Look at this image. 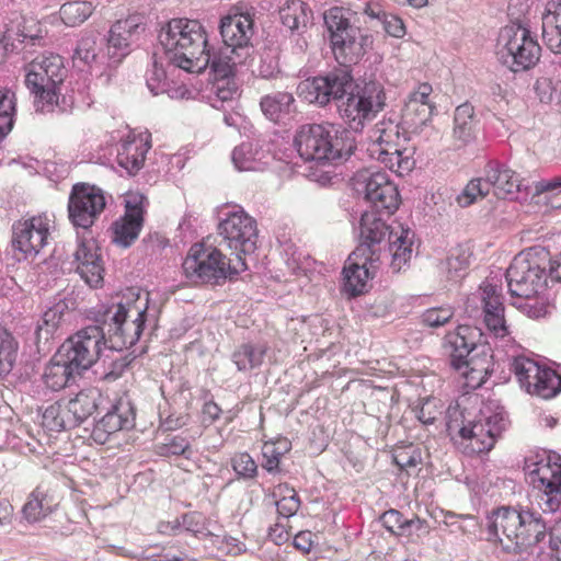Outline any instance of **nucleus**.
Returning <instances> with one entry per match:
<instances>
[{
	"label": "nucleus",
	"instance_id": "79ce46f5",
	"mask_svg": "<svg viewBox=\"0 0 561 561\" xmlns=\"http://www.w3.org/2000/svg\"><path fill=\"white\" fill-rule=\"evenodd\" d=\"M513 298V306H515L518 310L531 319L545 318L553 308V306L550 304L547 291L527 295V297Z\"/></svg>",
	"mask_w": 561,
	"mask_h": 561
},
{
	"label": "nucleus",
	"instance_id": "5fc2aeb1",
	"mask_svg": "<svg viewBox=\"0 0 561 561\" xmlns=\"http://www.w3.org/2000/svg\"><path fill=\"white\" fill-rule=\"evenodd\" d=\"M443 404L439 399L430 397L413 408L415 417L425 426L433 425L443 415Z\"/></svg>",
	"mask_w": 561,
	"mask_h": 561
},
{
	"label": "nucleus",
	"instance_id": "864d4df0",
	"mask_svg": "<svg viewBox=\"0 0 561 561\" xmlns=\"http://www.w3.org/2000/svg\"><path fill=\"white\" fill-rule=\"evenodd\" d=\"M393 462L401 471L411 474L422 462V456L419 448L413 445L398 447L392 455Z\"/></svg>",
	"mask_w": 561,
	"mask_h": 561
},
{
	"label": "nucleus",
	"instance_id": "69168bd1",
	"mask_svg": "<svg viewBox=\"0 0 561 561\" xmlns=\"http://www.w3.org/2000/svg\"><path fill=\"white\" fill-rule=\"evenodd\" d=\"M385 31L396 38H401L405 35V26L399 16L383 14Z\"/></svg>",
	"mask_w": 561,
	"mask_h": 561
},
{
	"label": "nucleus",
	"instance_id": "2eb2a0df",
	"mask_svg": "<svg viewBox=\"0 0 561 561\" xmlns=\"http://www.w3.org/2000/svg\"><path fill=\"white\" fill-rule=\"evenodd\" d=\"M530 470V483L542 492L540 506L543 512L554 513L561 508V456L543 454Z\"/></svg>",
	"mask_w": 561,
	"mask_h": 561
},
{
	"label": "nucleus",
	"instance_id": "09e8293b",
	"mask_svg": "<svg viewBox=\"0 0 561 561\" xmlns=\"http://www.w3.org/2000/svg\"><path fill=\"white\" fill-rule=\"evenodd\" d=\"M282 23L289 30H299L308 22L307 4L300 0L287 1L279 10Z\"/></svg>",
	"mask_w": 561,
	"mask_h": 561
},
{
	"label": "nucleus",
	"instance_id": "72a5a7b5",
	"mask_svg": "<svg viewBox=\"0 0 561 561\" xmlns=\"http://www.w3.org/2000/svg\"><path fill=\"white\" fill-rule=\"evenodd\" d=\"M134 425V412L129 404L119 402L113 407L95 425L94 435H111L122 430L130 428Z\"/></svg>",
	"mask_w": 561,
	"mask_h": 561
},
{
	"label": "nucleus",
	"instance_id": "774afa93",
	"mask_svg": "<svg viewBox=\"0 0 561 561\" xmlns=\"http://www.w3.org/2000/svg\"><path fill=\"white\" fill-rule=\"evenodd\" d=\"M550 549L556 560L561 558V520L557 522L550 530Z\"/></svg>",
	"mask_w": 561,
	"mask_h": 561
},
{
	"label": "nucleus",
	"instance_id": "6e6d98bb",
	"mask_svg": "<svg viewBox=\"0 0 561 561\" xmlns=\"http://www.w3.org/2000/svg\"><path fill=\"white\" fill-rule=\"evenodd\" d=\"M99 49V35L92 32L80 38L76 48V56L84 64H90L95 60Z\"/></svg>",
	"mask_w": 561,
	"mask_h": 561
},
{
	"label": "nucleus",
	"instance_id": "412c9836",
	"mask_svg": "<svg viewBox=\"0 0 561 561\" xmlns=\"http://www.w3.org/2000/svg\"><path fill=\"white\" fill-rule=\"evenodd\" d=\"M147 27L146 18L140 13L129 14L125 19L117 20L108 31L107 54L114 62H119L126 57L131 46L136 44Z\"/></svg>",
	"mask_w": 561,
	"mask_h": 561
},
{
	"label": "nucleus",
	"instance_id": "680f3d73",
	"mask_svg": "<svg viewBox=\"0 0 561 561\" xmlns=\"http://www.w3.org/2000/svg\"><path fill=\"white\" fill-rule=\"evenodd\" d=\"M251 145L242 144L232 151V161L239 171L255 170L253 160L250 158Z\"/></svg>",
	"mask_w": 561,
	"mask_h": 561
},
{
	"label": "nucleus",
	"instance_id": "7ed1b4c3",
	"mask_svg": "<svg viewBox=\"0 0 561 561\" xmlns=\"http://www.w3.org/2000/svg\"><path fill=\"white\" fill-rule=\"evenodd\" d=\"M149 294L128 287L111 297L103 311V322L108 325L115 347L128 348L140 339L147 318Z\"/></svg>",
	"mask_w": 561,
	"mask_h": 561
},
{
	"label": "nucleus",
	"instance_id": "20e7f679",
	"mask_svg": "<svg viewBox=\"0 0 561 561\" xmlns=\"http://www.w3.org/2000/svg\"><path fill=\"white\" fill-rule=\"evenodd\" d=\"M360 242L357 248H365V255L379 259L380 243L388 236L390 266L393 272H400L408 264L412 255L413 232L401 225L389 226L375 213L366 211L360 218Z\"/></svg>",
	"mask_w": 561,
	"mask_h": 561
},
{
	"label": "nucleus",
	"instance_id": "8fccbe9b",
	"mask_svg": "<svg viewBox=\"0 0 561 561\" xmlns=\"http://www.w3.org/2000/svg\"><path fill=\"white\" fill-rule=\"evenodd\" d=\"M94 7L89 1H70L60 7L59 15L68 26H77L83 23L93 12Z\"/></svg>",
	"mask_w": 561,
	"mask_h": 561
},
{
	"label": "nucleus",
	"instance_id": "c756f323",
	"mask_svg": "<svg viewBox=\"0 0 561 561\" xmlns=\"http://www.w3.org/2000/svg\"><path fill=\"white\" fill-rule=\"evenodd\" d=\"M480 335L479 330L470 325H459L456 331L446 335L453 367H461L459 363L470 358Z\"/></svg>",
	"mask_w": 561,
	"mask_h": 561
},
{
	"label": "nucleus",
	"instance_id": "4d7b16f0",
	"mask_svg": "<svg viewBox=\"0 0 561 561\" xmlns=\"http://www.w3.org/2000/svg\"><path fill=\"white\" fill-rule=\"evenodd\" d=\"M454 308L450 306L434 307L425 310L422 314V321L431 328L443 327L454 317Z\"/></svg>",
	"mask_w": 561,
	"mask_h": 561
},
{
	"label": "nucleus",
	"instance_id": "5701e85b",
	"mask_svg": "<svg viewBox=\"0 0 561 561\" xmlns=\"http://www.w3.org/2000/svg\"><path fill=\"white\" fill-rule=\"evenodd\" d=\"M220 35L226 46L250 53L254 34L253 15L249 12H230L220 19Z\"/></svg>",
	"mask_w": 561,
	"mask_h": 561
},
{
	"label": "nucleus",
	"instance_id": "f3484780",
	"mask_svg": "<svg viewBox=\"0 0 561 561\" xmlns=\"http://www.w3.org/2000/svg\"><path fill=\"white\" fill-rule=\"evenodd\" d=\"M105 345L104 332L101 327L89 325L68 337L59 348L76 369H88L100 357Z\"/></svg>",
	"mask_w": 561,
	"mask_h": 561
},
{
	"label": "nucleus",
	"instance_id": "423d86ee",
	"mask_svg": "<svg viewBox=\"0 0 561 561\" xmlns=\"http://www.w3.org/2000/svg\"><path fill=\"white\" fill-rule=\"evenodd\" d=\"M352 16L351 10L341 7L329 9L323 16L334 58L345 68L359 62L373 45L371 35L353 25Z\"/></svg>",
	"mask_w": 561,
	"mask_h": 561
},
{
	"label": "nucleus",
	"instance_id": "3c124183",
	"mask_svg": "<svg viewBox=\"0 0 561 561\" xmlns=\"http://www.w3.org/2000/svg\"><path fill=\"white\" fill-rule=\"evenodd\" d=\"M15 95L10 90H0V138L13 128L15 117Z\"/></svg>",
	"mask_w": 561,
	"mask_h": 561
},
{
	"label": "nucleus",
	"instance_id": "e433bc0d",
	"mask_svg": "<svg viewBox=\"0 0 561 561\" xmlns=\"http://www.w3.org/2000/svg\"><path fill=\"white\" fill-rule=\"evenodd\" d=\"M542 38L554 54H561V0L547 4L542 16Z\"/></svg>",
	"mask_w": 561,
	"mask_h": 561
},
{
	"label": "nucleus",
	"instance_id": "4468645a",
	"mask_svg": "<svg viewBox=\"0 0 561 561\" xmlns=\"http://www.w3.org/2000/svg\"><path fill=\"white\" fill-rule=\"evenodd\" d=\"M354 188L363 193L365 199L379 213L392 215L401 204L398 186L388 174L370 169H363L355 173Z\"/></svg>",
	"mask_w": 561,
	"mask_h": 561
},
{
	"label": "nucleus",
	"instance_id": "a19ab883",
	"mask_svg": "<svg viewBox=\"0 0 561 561\" xmlns=\"http://www.w3.org/2000/svg\"><path fill=\"white\" fill-rule=\"evenodd\" d=\"M541 365L525 356L514 357L510 364V370L515 375L519 386L529 394L536 386L535 380L539 375Z\"/></svg>",
	"mask_w": 561,
	"mask_h": 561
},
{
	"label": "nucleus",
	"instance_id": "c85d7f7f",
	"mask_svg": "<svg viewBox=\"0 0 561 561\" xmlns=\"http://www.w3.org/2000/svg\"><path fill=\"white\" fill-rule=\"evenodd\" d=\"M60 504V496L56 490L38 485L27 496L22 507V516L30 524L43 522L51 515Z\"/></svg>",
	"mask_w": 561,
	"mask_h": 561
},
{
	"label": "nucleus",
	"instance_id": "aec40b11",
	"mask_svg": "<svg viewBox=\"0 0 561 561\" xmlns=\"http://www.w3.org/2000/svg\"><path fill=\"white\" fill-rule=\"evenodd\" d=\"M147 198L138 192H128L124 197V215L111 226L112 241L128 248L139 237L145 222Z\"/></svg>",
	"mask_w": 561,
	"mask_h": 561
},
{
	"label": "nucleus",
	"instance_id": "393cba45",
	"mask_svg": "<svg viewBox=\"0 0 561 561\" xmlns=\"http://www.w3.org/2000/svg\"><path fill=\"white\" fill-rule=\"evenodd\" d=\"M433 88L430 83H420L409 95L402 108V122L408 128L417 130L432 117L435 110L430 100Z\"/></svg>",
	"mask_w": 561,
	"mask_h": 561
},
{
	"label": "nucleus",
	"instance_id": "c9c22d12",
	"mask_svg": "<svg viewBox=\"0 0 561 561\" xmlns=\"http://www.w3.org/2000/svg\"><path fill=\"white\" fill-rule=\"evenodd\" d=\"M380 520L383 527L396 536L410 537L412 530L423 535L430 534V527L425 519H421L420 517L408 519L397 510L386 511L381 515Z\"/></svg>",
	"mask_w": 561,
	"mask_h": 561
},
{
	"label": "nucleus",
	"instance_id": "473e14b6",
	"mask_svg": "<svg viewBox=\"0 0 561 561\" xmlns=\"http://www.w3.org/2000/svg\"><path fill=\"white\" fill-rule=\"evenodd\" d=\"M249 57L248 51L226 46L213 55L209 54L208 66L216 79H227L234 76L237 67L243 65Z\"/></svg>",
	"mask_w": 561,
	"mask_h": 561
},
{
	"label": "nucleus",
	"instance_id": "0e129e2a",
	"mask_svg": "<svg viewBox=\"0 0 561 561\" xmlns=\"http://www.w3.org/2000/svg\"><path fill=\"white\" fill-rule=\"evenodd\" d=\"M193 518V515L184 514L182 516V522L179 518L173 520H162L158 524V531L161 535L173 536L179 533L182 526H186L188 520Z\"/></svg>",
	"mask_w": 561,
	"mask_h": 561
},
{
	"label": "nucleus",
	"instance_id": "39448f33",
	"mask_svg": "<svg viewBox=\"0 0 561 561\" xmlns=\"http://www.w3.org/2000/svg\"><path fill=\"white\" fill-rule=\"evenodd\" d=\"M184 276L196 285H218L248 268L244 259L233 262L208 240L194 243L183 263Z\"/></svg>",
	"mask_w": 561,
	"mask_h": 561
},
{
	"label": "nucleus",
	"instance_id": "6ab92c4d",
	"mask_svg": "<svg viewBox=\"0 0 561 561\" xmlns=\"http://www.w3.org/2000/svg\"><path fill=\"white\" fill-rule=\"evenodd\" d=\"M105 196L99 187L85 183L73 185L68 204L69 218L76 227L88 229L103 213Z\"/></svg>",
	"mask_w": 561,
	"mask_h": 561
},
{
	"label": "nucleus",
	"instance_id": "f8f14e48",
	"mask_svg": "<svg viewBox=\"0 0 561 561\" xmlns=\"http://www.w3.org/2000/svg\"><path fill=\"white\" fill-rule=\"evenodd\" d=\"M386 106V92L381 83L369 81L356 85L340 106L342 118L354 130L363 129Z\"/></svg>",
	"mask_w": 561,
	"mask_h": 561
},
{
	"label": "nucleus",
	"instance_id": "f704fd0d",
	"mask_svg": "<svg viewBox=\"0 0 561 561\" xmlns=\"http://www.w3.org/2000/svg\"><path fill=\"white\" fill-rule=\"evenodd\" d=\"M477 124L474 107L470 103L456 107L453 137L458 147L466 146L476 139Z\"/></svg>",
	"mask_w": 561,
	"mask_h": 561
},
{
	"label": "nucleus",
	"instance_id": "58836bf2",
	"mask_svg": "<svg viewBox=\"0 0 561 561\" xmlns=\"http://www.w3.org/2000/svg\"><path fill=\"white\" fill-rule=\"evenodd\" d=\"M100 400L101 392L98 388L83 389L68 401L67 410L76 423H81L96 411Z\"/></svg>",
	"mask_w": 561,
	"mask_h": 561
},
{
	"label": "nucleus",
	"instance_id": "dca6fc26",
	"mask_svg": "<svg viewBox=\"0 0 561 561\" xmlns=\"http://www.w3.org/2000/svg\"><path fill=\"white\" fill-rule=\"evenodd\" d=\"M219 234L227 247L236 253V262L242 255L251 254L256 250L259 229L256 220L243 209L231 211L218 226Z\"/></svg>",
	"mask_w": 561,
	"mask_h": 561
},
{
	"label": "nucleus",
	"instance_id": "a878e982",
	"mask_svg": "<svg viewBox=\"0 0 561 561\" xmlns=\"http://www.w3.org/2000/svg\"><path fill=\"white\" fill-rule=\"evenodd\" d=\"M483 322L488 331L495 337H506L511 332V327L505 319V308L502 296L496 286L485 284L480 287Z\"/></svg>",
	"mask_w": 561,
	"mask_h": 561
},
{
	"label": "nucleus",
	"instance_id": "1a4fd4ad",
	"mask_svg": "<svg viewBox=\"0 0 561 561\" xmlns=\"http://www.w3.org/2000/svg\"><path fill=\"white\" fill-rule=\"evenodd\" d=\"M65 78L66 69L59 55H39L25 66V85L34 95L37 111L54 110Z\"/></svg>",
	"mask_w": 561,
	"mask_h": 561
},
{
	"label": "nucleus",
	"instance_id": "052dcab7",
	"mask_svg": "<svg viewBox=\"0 0 561 561\" xmlns=\"http://www.w3.org/2000/svg\"><path fill=\"white\" fill-rule=\"evenodd\" d=\"M60 412L61 409L58 404L47 407L43 413V426L55 432L65 430L66 423Z\"/></svg>",
	"mask_w": 561,
	"mask_h": 561
},
{
	"label": "nucleus",
	"instance_id": "f03ea898",
	"mask_svg": "<svg viewBox=\"0 0 561 561\" xmlns=\"http://www.w3.org/2000/svg\"><path fill=\"white\" fill-rule=\"evenodd\" d=\"M488 539L504 550L520 551L536 546L546 537V523L527 508L501 506L486 517Z\"/></svg>",
	"mask_w": 561,
	"mask_h": 561
},
{
	"label": "nucleus",
	"instance_id": "ddd939ff",
	"mask_svg": "<svg viewBox=\"0 0 561 561\" xmlns=\"http://www.w3.org/2000/svg\"><path fill=\"white\" fill-rule=\"evenodd\" d=\"M507 424L508 420L504 411L491 412L490 408L485 407L480 411L478 420L459 430L463 451L468 455L489 453L497 437L506 430Z\"/></svg>",
	"mask_w": 561,
	"mask_h": 561
},
{
	"label": "nucleus",
	"instance_id": "4c0bfd02",
	"mask_svg": "<svg viewBox=\"0 0 561 561\" xmlns=\"http://www.w3.org/2000/svg\"><path fill=\"white\" fill-rule=\"evenodd\" d=\"M75 370L76 367L58 351L45 367L43 380L49 389L58 391L68 385Z\"/></svg>",
	"mask_w": 561,
	"mask_h": 561
},
{
	"label": "nucleus",
	"instance_id": "9b49d317",
	"mask_svg": "<svg viewBox=\"0 0 561 561\" xmlns=\"http://www.w3.org/2000/svg\"><path fill=\"white\" fill-rule=\"evenodd\" d=\"M337 134L332 124L304 125L295 135L294 146L305 161L334 162L344 149Z\"/></svg>",
	"mask_w": 561,
	"mask_h": 561
},
{
	"label": "nucleus",
	"instance_id": "9d476101",
	"mask_svg": "<svg viewBox=\"0 0 561 561\" xmlns=\"http://www.w3.org/2000/svg\"><path fill=\"white\" fill-rule=\"evenodd\" d=\"M499 56L513 72L528 70L537 65L541 47L529 28L520 24L506 25L499 36Z\"/></svg>",
	"mask_w": 561,
	"mask_h": 561
},
{
	"label": "nucleus",
	"instance_id": "338daca9",
	"mask_svg": "<svg viewBox=\"0 0 561 561\" xmlns=\"http://www.w3.org/2000/svg\"><path fill=\"white\" fill-rule=\"evenodd\" d=\"M221 408L213 400H209L203 404L202 408V422L210 425L220 419Z\"/></svg>",
	"mask_w": 561,
	"mask_h": 561
},
{
	"label": "nucleus",
	"instance_id": "603ef678",
	"mask_svg": "<svg viewBox=\"0 0 561 561\" xmlns=\"http://www.w3.org/2000/svg\"><path fill=\"white\" fill-rule=\"evenodd\" d=\"M490 183L488 178H478L471 180L460 195L457 197V202L461 207H468L479 199L484 198L490 193Z\"/></svg>",
	"mask_w": 561,
	"mask_h": 561
},
{
	"label": "nucleus",
	"instance_id": "4be33fe9",
	"mask_svg": "<svg viewBox=\"0 0 561 561\" xmlns=\"http://www.w3.org/2000/svg\"><path fill=\"white\" fill-rule=\"evenodd\" d=\"M49 220L45 216L22 218L12 226V244L24 255H36L47 243Z\"/></svg>",
	"mask_w": 561,
	"mask_h": 561
},
{
	"label": "nucleus",
	"instance_id": "a18cd8bd",
	"mask_svg": "<svg viewBox=\"0 0 561 561\" xmlns=\"http://www.w3.org/2000/svg\"><path fill=\"white\" fill-rule=\"evenodd\" d=\"M267 347L253 344H242L232 354V360L239 370L253 369L262 365Z\"/></svg>",
	"mask_w": 561,
	"mask_h": 561
},
{
	"label": "nucleus",
	"instance_id": "de8ad7c7",
	"mask_svg": "<svg viewBox=\"0 0 561 561\" xmlns=\"http://www.w3.org/2000/svg\"><path fill=\"white\" fill-rule=\"evenodd\" d=\"M293 103L294 96L290 93L276 92L262 98L261 108L267 118L277 122L282 114L289 113V106Z\"/></svg>",
	"mask_w": 561,
	"mask_h": 561
},
{
	"label": "nucleus",
	"instance_id": "f257e3e1",
	"mask_svg": "<svg viewBox=\"0 0 561 561\" xmlns=\"http://www.w3.org/2000/svg\"><path fill=\"white\" fill-rule=\"evenodd\" d=\"M159 39L174 66L197 73L208 67L207 32L198 20L171 19L162 27Z\"/></svg>",
	"mask_w": 561,
	"mask_h": 561
},
{
	"label": "nucleus",
	"instance_id": "0eeeda50",
	"mask_svg": "<svg viewBox=\"0 0 561 561\" xmlns=\"http://www.w3.org/2000/svg\"><path fill=\"white\" fill-rule=\"evenodd\" d=\"M552 262L550 252L542 247H533L517 254L511 263L506 279L512 297H527L547 291V271L551 276Z\"/></svg>",
	"mask_w": 561,
	"mask_h": 561
},
{
	"label": "nucleus",
	"instance_id": "a211bd4d",
	"mask_svg": "<svg viewBox=\"0 0 561 561\" xmlns=\"http://www.w3.org/2000/svg\"><path fill=\"white\" fill-rule=\"evenodd\" d=\"M353 77L347 69H334L327 76L313 77L299 83L297 92L309 103L327 105L332 99H341L352 87Z\"/></svg>",
	"mask_w": 561,
	"mask_h": 561
},
{
	"label": "nucleus",
	"instance_id": "6e6552de",
	"mask_svg": "<svg viewBox=\"0 0 561 561\" xmlns=\"http://www.w3.org/2000/svg\"><path fill=\"white\" fill-rule=\"evenodd\" d=\"M370 156L392 172L403 175L413 169L408 133L400 123L390 118L379 121L370 131Z\"/></svg>",
	"mask_w": 561,
	"mask_h": 561
},
{
	"label": "nucleus",
	"instance_id": "49530a36",
	"mask_svg": "<svg viewBox=\"0 0 561 561\" xmlns=\"http://www.w3.org/2000/svg\"><path fill=\"white\" fill-rule=\"evenodd\" d=\"M291 448V443L286 437L265 442L262 446V467L268 472L278 470L282 457Z\"/></svg>",
	"mask_w": 561,
	"mask_h": 561
},
{
	"label": "nucleus",
	"instance_id": "13d9d810",
	"mask_svg": "<svg viewBox=\"0 0 561 561\" xmlns=\"http://www.w3.org/2000/svg\"><path fill=\"white\" fill-rule=\"evenodd\" d=\"M187 450H190V443L183 436H172L156 446V453L162 457L185 455Z\"/></svg>",
	"mask_w": 561,
	"mask_h": 561
},
{
	"label": "nucleus",
	"instance_id": "c03bdc74",
	"mask_svg": "<svg viewBox=\"0 0 561 561\" xmlns=\"http://www.w3.org/2000/svg\"><path fill=\"white\" fill-rule=\"evenodd\" d=\"M531 396L542 399L554 398L561 392V376L553 369L541 366L539 375L535 380Z\"/></svg>",
	"mask_w": 561,
	"mask_h": 561
},
{
	"label": "nucleus",
	"instance_id": "cd10ccee",
	"mask_svg": "<svg viewBox=\"0 0 561 561\" xmlns=\"http://www.w3.org/2000/svg\"><path fill=\"white\" fill-rule=\"evenodd\" d=\"M94 239L82 240L77 248L75 259L77 272L91 287H98L103 283L104 267Z\"/></svg>",
	"mask_w": 561,
	"mask_h": 561
},
{
	"label": "nucleus",
	"instance_id": "2f4dec72",
	"mask_svg": "<svg viewBox=\"0 0 561 561\" xmlns=\"http://www.w3.org/2000/svg\"><path fill=\"white\" fill-rule=\"evenodd\" d=\"M69 308L66 301L59 300L49 307L42 316L36 327L37 341L48 342L60 334L66 322Z\"/></svg>",
	"mask_w": 561,
	"mask_h": 561
},
{
	"label": "nucleus",
	"instance_id": "bb28decb",
	"mask_svg": "<svg viewBox=\"0 0 561 561\" xmlns=\"http://www.w3.org/2000/svg\"><path fill=\"white\" fill-rule=\"evenodd\" d=\"M150 148L149 133H129L119 145L116 161L129 175H135L142 169Z\"/></svg>",
	"mask_w": 561,
	"mask_h": 561
},
{
	"label": "nucleus",
	"instance_id": "ea45409f",
	"mask_svg": "<svg viewBox=\"0 0 561 561\" xmlns=\"http://www.w3.org/2000/svg\"><path fill=\"white\" fill-rule=\"evenodd\" d=\"M461 367H454L457 369L465 379V386L469 389H477L481 387L490 375V360L484 355L483 357H470L460 362Z\"/></svg>",
	"mask_w": 561,
	"mask_h": 561
},
{
	"label": "nucleus",
	"instance_id": "e2e57ef3",
	"mask_svg": "<svg viewBox=\"0 0 561 561\" xmlns=\"http://www.w3.org/2000/svg\"><path fill=\"white\" fill-rule=\"evenodd\" d=\"M14 359L15 352L11 341L0 335V376L10 371Z\"/></svg>",
	"mask_w": 561,
	"mask_h": 561
},
{
	"label": "nucleus",
	"instance_id": "37998d69",
	"mask_svg": "<svg viewBox=\"0 0 561 561\" xmlns=\"http://www.w3.org/2000/svg\"><path fill=\"white\" fill-rule=\"evenodd\" d=\"M273 497L279 516L289 518L300 507V499L296 490L288 483H279L273 490Z\"/></svg>",
	"mask_w": 561,
	"mask_h": 561
},
{
	"label": "nucleus",
	"instance_id": "b1692460",
	"mask_svg": "<svg viewBox=\"0 0 561 561\" xmlns=\"http://www.w3.org/2000/svg\"><path fill=\"white\" fill-rule=\"evenodd\" d=\"M365 248H356L346 261L344 266V279L346 290L358 296L367 290L368 282L375 276L378 257L364 254Z\"/></svg>",
	"mask_w": 561,
	"mask_h": 561
},
{
	"label": "nucleus",
	"instance_id": "bf43d9fd",
	"mask_svg": "<svg viewBox=\"0 0 561 561\" xmlns=\"http://www.w3.org/2000/svg\"><path fill=\"white\" fill-rule=\"evenodd\" d=\"M236 473L245 479H252L257 473V465L248 453L236 454L231 459Z\"/></svg>",
	"mask_w": 561,
	"mask_h": 561
},
{
	"label": "nucleus",
	"instance_id": "7c9ffc66",
	"mask_svg": "<svg viewBox=\"0 0 561 561\" xmlns=\"http://www.w3.org/2000/svg\"><path fill=\"white\" fill-rule=\"evenodd\" d=\"M485 175L490 188L499 198H511L519 191L520 180L518 174L503 164L489 163L485 168Z\"/></svg>",
	"mask_w": 561,
	"mask_h": 561
}]
</instances>
